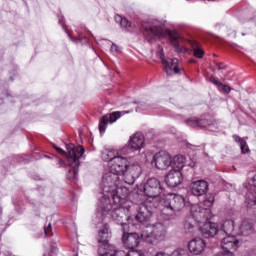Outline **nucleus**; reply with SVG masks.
Here are the masks:
<instances>
[{
    "label": "nucleus",
    "instance_id": "nucleus-12",
    "mask_svg": "<svg viewBox=\"0 0 256 256\" xmlns=\"http://www.w3.org/2000/svg\"><path fill=\"white\" fill-rule=\"evenodd\" d=\"M152 163L157 169L165 170L171 167V163H173V158L168 152L161 151L153 156Z\"/></svg>",
    "mask_w": 256,
    "mask_h": 256
},
{
    "label": "nucleus",
    "instance_id": "nucleus-6",
    "mask_svg": "<svg viewBox=\"0 0 256 256\" xmlns=\"http://www.w3.org/2000/svg\"><path fill=\"white\" fill-rule=\"evenodd\" d=\"M138 191L144 193L146 199L145 201H151L152 203H161L163 197V188L161 187V182L157 178H150L145 184H140L138 186Z\"/></svg>",
    "mask_w": 256,
    "mask_h": 256
},
{
    "label": "nucleus",
    "instance_id": "nucleus-39",
    "mask_svg": "<svg viewBox=\"0 0 256 256\" xmlns=\"http://www.w3.org/2000/svg\"><path fill=\"white\" fill-rule=\"evenodd\" d=\"M216 256H235V252H231L229 250H224V252H220L216 254Z\"/></svg>",
    "mask_w": 256,
    "mask_h": 256
},
{
    "label": "nucleus",
    "instance_id": "nucleus-29",
    "mask_svg": "<svg viewBox=\"0 0 256 256\" xmlns=\"http://www.w3.org/2000/svg\"><path fill=\"white\" fill-rule=\"evenodd\" d=\"M185 156L183 155H177L174 157V165L176 167V169H178V171H181V169H183V167H185Z\"/></svg>",
    "mask_w": 256,
    "mask_h": 256
},
{
    "label": "nucleus",
    "instance_id": "nucleus-5",
    "mask_svg": "<svg viewBox=\"0 0 256 256\" xmlns=\"http://www.w3.org/2000/svg\"><path fill=\"white\" fill-rule=\"evenodd\" d=\"M54 149L58 151L61 155H66L67 160L70 163V167L72 170L69 171V179H76L77 173L79 171V159L83 157V153H85V149L82 146L74 147L73 145L69 146L68 154L65 150L61 149L60 147L54 146Z\"/></svg>",
    "mask_w": 256,
    "mask_h": 256
},
{
    "label": "nucleus",
    "instance_id": "nucleus-35",
    "mask_svg": "<svg viewBox=\"0 0 256 256\" xmlns=\"http://www.w3.org/2000/svg\"><path fill=\"white\" fill-rule=\"evenodd\" d=\"M171 256H189V252L186 249H177L174 250Z\"/></svg>",
    "mask_w": 256,
    "mask_h": 256
},
{
    "label": "nucleus",
    "instance_id": "nucleus-13",
    "mask_svg": "<svg viewBox=\"0 0 256 256\" xmlns=\"http://www.w3.org/2000/svg\"><path fill=\"white\" fill-rule=\"evenodd\" d=\"M238 235H226L221 240V247L223 251H231L235 253L237 249L241 246V242L237 238Z\"/></svg>",
    "mask_w": 256,
    "mask_h": 256
},
{
    "label": "nucleus",
    "instance_id": "nucleus-1",
    "mask_svg": "<svg viewBox=\"0 0 256 256\" xmlns=\"http://www.w3.org/2000/svg\"><path fill=\"white\" fill-rule=\"evenodd\" d=\"M128 196L129 189L121 186L118 189V196H114L112 200L105 197L100 198L99 207L106 211L108 215L111 213V209H113V212L111 213L112 219L119 225H122L124 229L129 227L124 221L129 219V213H133V209H136L137 211L135 216L136 221L139 223H147V221H150L153 216V209H157L159 203L151 202V200H144V202L140 204H134L132 201L127 200Z\"/></svg>",
    "mask_w": 256,
    "mask_h": 256
},
{
    "label": "nucleus",
    "instance_id": "nucleus-44",
    "mask_svg": "<svg viewBox=\"0 0 256 256\" xmlns=\"http://www.w3.org/2000/svg\"><path fill=\"white\" fill-rule=\"evenodd\" d=\"M190 63H195V60H190Z\"/></svg>",
    "mask_w": 256,
    "mask_h": 256
},
{
    "label": "nucleus",
    "instance_id": "nucleus-7",
    "mask_svg": "<svg viewBox=\"0 0 256 256\" xmlns=\"http://www.w3.org/2000/svg\"><path fill=\"white\" fill-rule=\"evenodd\" d=\"M215 202V195L209 193L205 195L204 201L200 204H194L190 208V213L196 221H209L211 219V210L209 208L213 207Z\"/></svg>",
    "mask_w": 256,
    "mask_h": 256
},
{
    "label": "nucleus",
    "instance_id": "nucleus-33",
    "mask_svg": "<svg viewBox=\"0 0 256 256\" xmlns=\"http://www.w3.org/2000/svg\"><path fill=\"white\" fill-rule=\"evenodd\" d=\"M151 109H153L151 104L145 102H140L136 107L137 113H141V111H151Z\"/></svg>",
    "mask_w": 256,
    "mask_h": 256
},
{
    "label": "nucleus",
    "instance_id": "nucleus-41",
    "mask_svg": "<svg viewBox=\"0 0 256 256\" xmlns=\"http://www.w3.org/2000/svg\"><path fill=\"white\" fill-rule=\"evenodd\" d=\"M211 83H213L214 85H217V87H219V84H222V82L216 80L215 78H211Z\"/></svg>",
    "mask_w": 256,
    "mask_h": 256
},
{
    "label": "nucleus",
    "instance_id": "nucleus-8",
    "mask_svg": "<svg viewBox=\"0 0 256 256\" xmlns=\"http://www.w3.org/2000/svg\"><path fill=\"white\" fill-rule=\"evenodd\" d=\"M112 212H113V209H111L110 213H107V211H104L101 207H99V199H98V208L96 212L95 221L96 223L98 224L102 223L103 225V228L98 231V243H101L100 247L105 248L106 251H109V247H114L113 245L109 244V226L107 225V222H105V217H111V219H113V216H111Z\"/></svg>",
    "mask_w": 256,
    "mask_h": 256
},
{
    "label": "nucleus",
    "instance_id": "nucleus-21",
    "mask_svg": "<svg viewBox=\"0 0 256 256\" xmlns=\"http://www.w3.org/2000/svg\"><path fill=\"white\" fill-rule=\"evenodd\" d=\"M253 232V220L244 219L235 230V235H249Z\"/></svg>",
    "mask_w": 256,
    "mask_h": 256
},
{
    "label": "nucleus",
    "instance_id": "nucleus-43",
    "mask_svg": "<svg viewBox=\"0 0 256 256\" xmlns=\"http://www.w3.org/2000/svg\"><path fill=\"white\" fill-rule=\"evenodd\" d=\"M155 256H170V255L165 252H158Z\"/></svg>",
    "mask_w": 256,
    "mask_h": 256
},
{
    "label": "nucleus",
    "instance_id": "nucleus-25",
    "mask_svg": "<svg viewBox=\"0 0 256 256\" xmlns=\"http://www.w3.org/2000/svg\"><path fill=\"white\" fill-rule=\"evenodd\" d=\"M222 231L225 235H237L235 234V231H237V228H235V221L225 220L222 224Z\"/></svg>",
    "mask_w": 256,
    "mask_h": 256
},
{
    "label": "nucleus",
    "instance_id": "nucleus-11",
    "mask_svg": "<svg viewBox=\"0 0 256 256\" xmlns=\"http://www.w3.org/2000/svg\"><path fill=\"white\" fill-rule=\"evenodd\" d=\"M158 57L161 60L162 65L164 66V71L167 75H175L180 73L179 69V60L176 58H165L163 54V48L158 47Z\"/></svg>",
    "mask_w": 256,
    "mask_h": 256
},
{
    "label": "nucleus",
    "instance_id": "nucleus-14",
    "mask_svg": "<svg viewBox=\"0 0 256 256\" xmlns=\"http://www.w3.org/2000/svg\"><path fill=\"white\" fill-rule=\"evenodd\" d=\"M190 191L195 197H201L209 191V183L205 180H197L190 184Z\"/></svg>",
    "mask_w": 256,
    "mask_h": 256
},
{
    "label": "nucleus",
    "instance_id": "nucleus-30",
    "mask_svg": "<svg viewBox=\"0 0 256 256\" xmlns=\"http://www.w3.org/2000/svg\"><path fill=\"white\" fill-rule=\"evenodd\" d=\"M234 140L238 145H240L242 153H249V146H247V142H245V140L241 139L239 136H234Z\"/></svg>",
    "mask_w": 256,
    "mask_h": 256
},
{
    "label": "nucleus",
    "instance_id": "nucleus-26",
    "mask_svg": "<svg viewBox=\"0 0 256 256\" xmlns=\"http://www.w3.org/2000/svg\"><path fill=\"white\" fill-rule=\"evenodd\" d=\"M246 207L248 209H253V207H256V188L254 192L249 191L246 194Z\"/></svg>",
    "mask_w": 256,
    "mask_h": 256
},
{
    "label": "nucleus",
    "instance_id": "nucleus-36",
    "mask_svg": "<svg viewBox=\"0 0 256 256\" xmlns=\"http://www.w3.org/2000/svg\"><path fill=\"white\" fill-rule=\"evenodd\" d=\"M248 185L251 187L249 191L254 192L256 189V175L249 179Z\"/></svg>",
    "mask_w": 256,
    "mask_h": 256
},
{
    "label": "nucleus",
    "instance_id": "nucleus-19",
    "mask_svg": "<svg viewBox=\"0 0 256 256\" xmlns=\"http://www.w3.org/2000/svg\"><path fill=\"white\" fill-rule=\"evenodd\" d=\"M206 246L207 244H205V240L201 238H195L189 242L188 249L190 253H193V255H201V253L205 251Z\"/></svg>",
    "mask_w": 256,
    "mask_h": 256
},
{
    "label": "nucleus",
    "instance_id": "nucleus-10",
    "mask_svg": "<svg viewBox=\"0 0 256 256\" xmlns=\"http://www.w3.org/2000/svg\"><path fill=\"white\" fill-rule=\"evenodd\" d=\"M142 170L141 166L137 162H133L132 158L128 160L127 171L124 174V179L122 181L123 185H133L135 183V179L139 178Z\"/></svg>",
    "mask_w": 256,
    "mask_h": 256
},
{
    "label": "nucleus",
    "instance_id": "nucleus-27",
    "mask_svg": "<svg viewBox=\"0 0 256 256\" xmlns=\"http://www.w3.org/2000/svg\"><path fill=\"white\" fill-rule=\"evenodd\" d=\"M186 123L189 127H208L209 121L207 120H197V119H187Z\"/></svg>",
    "mask_w": 256,
    "mask_h": 256
},
{
    "label": "nucleus",
    "instance_id": "nucleus-32",
    "mask_svg": "<svg viewBox=\"0 0 256 256\" xmlns=\"http://www.w3.org/2000/svg\"><path fill=\"white\" fill-rule=\"evenodd\" d=\"M116 23H119L121 27H131V22L126 18H123L121 15L115 16Z\"/></svg>",
    "mask_w": 256,
    "mask_h": 256
},
{
    "label": "nucleus",
    "instance_id": "nucleus-15",
    "mask_svg": "<svg viewBox=\"0 0 256 256\" xmlns=\"http://www.w3.org/2000/svg\"><path fill=\"white\" fill-rule=\"evenodd\" d=\"M141 237L137 233H124L122 243L126 249H135L139 247Z\"/></svg>",
    "mask_w": 256,
    "mask_h": 256
},
{
    "label": "nucleus",
    "instance_id": "nucleus-34",
    "mask_svg": "<svg viewBox=\"0 0 256 256\" xmlns=\"http://www.w3.org/2000/svg\"><path fill=\"white\" fill-rule=\"evenodd\" d=\"M218 90L220 91V93H223L224 95H229V93H231V87H229V85H225L223 83L219 84Z\"/></svg>",
    "mask_w": 256,
    "mask_h": 256
},
{
    "label": "nucleus",
    "instance_id": "nucleus-23",
    "mask_svg": "<svg viewBox=\"0 0 256 256\" xmlns=\"http://www.w3.org/2000/svg\"><path fill=\"white\" fill-rule=\"evenodd\" d=\"M171 38L172 46L174 47L176 53H187V48L181 45V37L177 32H173L171 34Z\"/></svg>",
    "mask_w": 256,
    "mask_h": 256
},
{
    "label": "nucleus",
    "instance_id": "nucleus-18",
    "mask_svg": "<svg viewBox=\"0 0 256 256\" xmlns=\"http://www.w3.org/2000/svg\"><path fill=\"white\" fill-rule=\"evenodd\" d=\"M143 27L144 31H146L147 35H149L151 39L161 36V23L159 21L153 20Z\"/></svg>",
    "mask_w": 256,
    "mask_h": 256
},
{
    "label": "nucleus",
    "instance_id": "nucleus-20",
    "mask_svg": "<svg viewBox=\"0 0 256 256\" xmlns=\"http://www.w3.org/2000/svg\"><path fill=\"white\" fill-rule=\"evenodd\" d=\"M121 118V112H113L109 116L105 115L100 119L99 122V131L100 133H104L105 130L107 129V125L109 123H115L117 119Z\"/></svg>",
    "mask_w": 256,
    "mask_h": 256
},
{
    "label": "nucleus",
    "instance_id": "nucleus-4",
    "mask_svg": "<svg viewBox=\"0 0 256 256\" xmlns=\"http://www.w3.org/2000/svg\"><path fill=\"white\" fill-rule=\"evenodd\" d=\"M167 230L161 223L149 224L143 228L141 239L150 245H158L161 241H165Z\"/></svg>",
    "mask_w": 256,
    "mask_h": 256
},
{
    "label": "nucleus",
    "instance_id": "nucleus-38",
    "mask_svg": "<svg viewBox=\"0 0 256 256\" xmlns=\"http://www.w3.org/2000/svg\"><path fill=\"white\" fill-rule=\"evenodd\" d=\"M126 256H145V255L141 251L132 250L129 253H126Z\"/></svg>",
    "mask_w": 256,
    "mask_h": 256
},
{
    "label": "nucleus",
    "instance_id": "nucleus-40",
    "mask_svg": "<svg viewBox=\"0 0 256 256\" xmlns=\"http://www.w3.org/2000/svg\"><path fill=\"white\" fill-rule=\"evenodd\" d=\"M44 233L46 237H51L53 232H51V223L48 224V227L44 229Z\"/></svg>",
    "mask_w": 256,
    "mask_h": 256
},
{
    "label": "nucleus",
    "instance_id": "nucleus-42",
    "mask_svg": "<svg viewBox=\"0 0 256 256\" xmlns=\"http://www.w3.org/2000/svg\"><path fill=\"white\" fill-rule=\"evenodd\" d=\"M217 67L218 69L222 70V69H226L227 66L224 63H218Z\"/></svg>",
    "mask_w": 256,
    "mask_h": 256
},
{
    "label": "nucleus",
    "instance_id": "nucleus-22",
    "mask_svg": "<svg viewBox=\"0 0 256 256\" xmlns=\"http://www.w3.org/2000/svg\"><path fill=\"white\" fill-rule=\"evenodd\" d=\"M98 253L100 256H127V252L123 250H116L115 246H110L107 248L100 247L98 249Z\"/></svg>",
    "mask_w": 256,
    "mask_h": 256
},
{
    "label": "nucleus",
    "instance_id": "nucleus-31",
    "mask_svg": "<svg viewBox=\"0 0 256 256\" xmlns=\"http://www.w3.org/2000/svg\"><path fill=\"white\" fill-rule=\"evenodd\" d=\"M193 219L194 221L197 222V219H195L193 216L192 218H189L188 220L185 221L184 223V228L188 233H193V230L195 229V224H193Z\"/></svg>",
    "mask_w": 256,
    "mask_h": 256
},
{
    "label": "nucleus",
    "instance_id": "nucleus-9",
    "mask_svg": "<svg viewBox=\"0 0 256 256\" xmlns=\"http://www.w3.org/2000/svg\"><path fill=\"white\" fill-rule=\"evenodd\" d=\"M145 147V136L143 133L137 132L130 136L127 145L121 149L123 155H131L133 151H141Z\"/></svg>",
    "mask_w": 256,
    "mask_h": 256
},
{
    "label": "nucleus",
    "instance_id": "nucleus-17",
    "mask_svg": "<svg viewBox=\"0 0 256 256\" xmlns=\"http://www.w3.org/2000/svg\"><path fill=\"white\" fill-rule=\"evenodd\" d=\"M197 223H203V225L199 226V229L203 237L206 239H209V237H215V235H217V224L213 222H207V220L201 222L197 221Z\"/></svg>",
    "mask_w": 256,
    "mask_h": 256
},
{
    "label": "nucleus",
    "instance_id": "nucleus-3",
    "mask_svg": "<svg viewBox=\"0 0 256 256\" xmlns=\"http://www.w3.org/2000/svg\"><path fill=\"white\" fill-rule=\"evenodd\" d=\"M160 205L163 215L175 217L177 213H181L185 209V198L179 194H167L160 200Z\"/></svg>",
    "mask_w": 256,
    "mask_h": 256
},
{
    "label": "nucleus",
    "instance_id": "nucleus-16",
    "mask_svg": "<svg viewBox=\"0 0 256 256\" xmlns=\"http://www.w3.org/2000/svg\"><path fill=\"white\" fill-rule=\"evenodd\" d=\"M165 181L168 187H178L183 183V173L181 170H171L167 174Z\"/></svg>",
    "mask_w": 256,
    "mask_h": 256
},
{
    "label": "nucleus",
    "instance_id": "nucleus-45",
    "mask_svg": "<svg viewBox=\"0 0 256 256\" xmlns=\"http://www.w3.org/2000/svg\"><path fill=\"white\" fill-rule=\"evenodd\" d=\"M193 167H195V165H191V169H193Z\"/></svg>",
    "mask_w": 256,
    "mask_h": 256
},
{
    "label": "nucleus",
    "instance_id": "nucleus-2",
    "mask_svg": "<svg viewBox=\"0 0 256 256\" xmlns=\"http://www.w3.org/2000/svg\"><path fill=\"white\" fill-rule=\"evenodd\" d=\"M129 164V158L118 155L117 158L109 163L110 172H107L103 177L100 184L102 193L99 199H114L119 194L120 187H126L123 185V181L119 178V175H125L127 173V167Z\"/></svg>",
    "mask_w": 256,
    "mask_h": 256
},
{
    "label": "nucleus",
    "instance_id": "nucleus-28",
    "mask_svg": "<svg viewBox=\"0 0 256 256\" xmlns=\"http://www.w3.org/2000/svg\"><path fill=\"white\" fill-rule=\"evenodd\" d=\"M190 45L192 47L194 57H197V59H203V55H205V51L201 49L199 44H197V42H191Z\"/></svg>",
    "mask_w": 256,
    "mask_h": 256
},
{
    "label": "nucleus",
    "instance_id": "nucleus-37",
    "mask_svg": "<svg viewBox=\"0 0 256 256\" xmlns=\"http://www.w3.org/2000/svg\"><path fill=\"white\" fill-rule=\"evenodd\" d=\"M110 53H112V55L119 53V46H117L115 43H112L110 47Z\"/></svg>",
    "mask_w": 256,
    "mask_h": 256
},
{
    "label": "nucleus",
    "instance_id": "nucleus-24",
    "mask_svg": "<svg viewBox=\"0 0 256 256\" xmlns=\"http://www.w3.org/2000/svg\"><path fill=\"white\" fill-rule=\"evenodd\" d=\"M118 156H119V153L113 149H104L102 151V159L106 163H113V161H115V159H117Z\"/></svg>",
    "mask_w": 256,
    "mask_h": 256
}]
</instances>
